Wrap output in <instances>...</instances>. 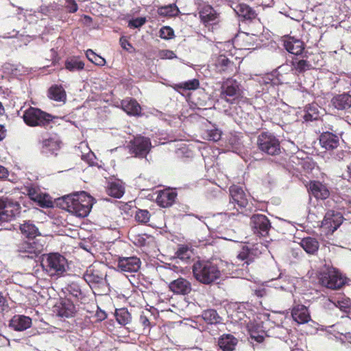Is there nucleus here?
<instances>
[{
  "mask_svg": "<svg viewBox=\"0 0 351 351\" xmlns=\"http://www.w3.org/2000/svg\"><path fill=\"white\" fill-rule=\"evenodd\" d=\"M63 209L80 217H86L93 206V199L86 192L64 196L60 203Z\"/></svg>",
  "mask_w": 351,
  "mask_h": 351,
  "instance_id": "obj_1",
  "label": "nucleus"
},
{
  "mask_svg": "<svg viewBox=\"0 0 351 351\" xmlns=\"http://www.w3.org/2000/svg\"><path fill=\"white\" fill-rule=\"evenodd\" d=\"M194 278L199 282L210 285L221 276L217 265L209 261H197L192 267Z\"/></svg>",
  "mask_w": 351,
  "mask_h": 351,
  "instance_id": "obj_2",
  "label": "nucleus"
},
{
  "mask_svg": "<svg viewBox=\"0 0 351 351\" xmlns=\"http://www.w3.org/2000/svg\"><path fill=\"white\" fill-rule=\"evenodd\" d=\"M316 276L319 284L328 289H339L346 284V277L337 269L326 264L319 269Z\"/></svg>",
  "mask_w": 351,
  "mask_h": 351,
  "instance_id": "obj_3",
  "label": "nucleus"
},
{
  "mask_svg": "<svg viewBox=\"0 0 351 351\" xmlns=\"http://www.w3.org/2000/svg\"><path fill=\"white\" fill-rule=\"evenodd\" d=\"M42 267L51 277L62 276L66 271L67 260L58 252H52L43 256Z\"/></svg>",
  "mask_w": 351,
  "mask_h": 351,
  "instance_id": "obj_4",
  "label": "nucleus"
},
{
  "mask_svg": "<svg viewBox=\"0 0 351 351\" xmlns=\"http://www.w3.org/2000/svg\"><path fill=\"white\" fill-rule=\"evenodd\" d=\"M230 200L227 205V215H236L242 213L248 204L247 195L243 189L233 184L229 188Z\"/></svg>",
  "mask_w": 351,
  "mask_h": 351,
  "instance_id": "obj_5",
  "label": "nucleus"
},
{
  "mask_svg": "<svg viewBox=\"0 0 351 351\" xmlns=\"http://www.w3.org/2000/svg\"><path fill=\"white\" fill-rule=\"evenodd\" d=\"M258 149L269 156H278L281 153V146L279 139L272 133L263 132L256 140Z\"/></svg>",
  "mask_w": 351,
  "mask_h": 351,
  "instance_id": "obj_6",
  "label": "nucleus"
},
{
  "mask_svg": "<svg viewBox=\"0 0 351 351\" xmlns=\"http://www.w3.org/2000/svg\"><path fill=\"white\" fill-rule=\"evenodd\" d=\"M53 117L38 108L29 107L24 111L23 119L30 127H47L53 120Z\"/></svg>",
  "mask_w": 351,
  "mask_h": 351,
  "instance_id": "obj_7",
  "label": "nucleus"
},
{
  "mask_svg": "<svg viewBox=\"0 0 351 351\" xmlns=\"http://www.w3.org/2000/svg\"><path fill=\"white\" fill-rule=\"evenodd\" d=\"M21 205L16 200L8 196L0 197V224L15 219L21 213Z\"/></svg>",
  "mask_w": 351,
  "mask_h": 351,
  "instance_id": "obj_8",
  "label": "nucleus"
},
{
  "mask_svg": "<svg viewBox=\"0 0 351 351\" xmlns=\"http://www.w3.org/2000/svg\"><path fill=\"white\" fill-rule=\"evenodd\" d=\"M242 93L240 84L234 79L227 78L220 88L219 97L230 104H236Z\"/></svg>",
  "mask_w": 351,
  "mask_h": 351,
  "instance_id": "obj_9",
  "label": "nucleus"
},
{
  "mask_svg": "<svg viewBox=\"0 0 351 351\" xmlns=\"http://www.w3.org/2000/svg\"><path fill=\"white\" fill-rule=\"evenodd\" d=\"M43 250V245L39 239L32 238L21 240L16 244V252L24 257L34 258Z\"/></svg>",
  "mask_w": 351,
  "mask_h": 351,
  "instance_id": "obj_10",
  "label": "nucleus"
},
{
  "mask_svg": "<svg viewBox=\"0 0 351 351\" xmlns=\"http://www.w3.org/2000/svg\"><path fill=\"white\" fill-rule=\"evenodd\" d=\"M128 147L136 157L145 158L151 150L152 143L149 138L138 135L130 141Z\"/></svg>",
  "mask_w": 351,
  "mask_h": 351,
  "instance_id": "obj_11",
  "label": "nucleus"
},
{
  "mask_svg": "<svg viewBox=\"0 0 351 351\" xmlns=\"http://www.w3.org/2000/svg\"><path fill=\"white\" fill-rule=\"evenodd\" d=\"M343 215L334 210L328 211L322 221L321 228L326 234H332L342 223Z\"/></svg>",
  "mask_w": 351,
  "mask_h": 351,
  "instance_id": "obj_12",
  "label": "nucleus"
},
{
  "mask_svg": "<svg viewBox=\"0 0 351 351\" xmlns=\"http://www.w3.org/2000/svg\"><path fill=\"white\" fill-rule=\"evenodd\" d=\"M339 138L337 136L330 133L325 132L319 136V141H314L312 143L311 154H317L319 152L318 146H321L326 150H332L339 146Z\"/></svg>",
  "mask_w": 351,
  "mask_h": 351,
  "instance_id": "obj_13",
  "label": "nucleus"
},
{
  "mask_svg": "<svg viewBox=\"0 0 351 351\" xmlns=\"http://www.w3.org/2000/svg\"><path fill=\"white\" fill-rule=\"evenodd\" d=\"M24 193L26 194L29 198L36 202L41 207H50L52 205V202L47 199V195L43 194L38 187H36L32 184L25 185L23 187Z\"/></svg>",
  "mask_w": 351,
  "mask_h": 351,
  "instance_id": "obj_14",
  "label": "nucleus"
},
{
  "mask_svg": "<svg viewBox=\"0 0 351 351\" xmlns=\"http://www.w3.org/2000/svg\"><path fill=\"white\" fill-rule=\"evenodd\" d=\"M250 223L254 232L262 237L267 236L271 228L268 218L261 214L252 215L250 218Z\"/></svg>",
  "mask_w": 351,
  "mask_h": 351,
  "instance_id": "obj_15",
  "label": "nucleus"
},
{
  "mask_svg": "<svg viewBox=\"0 0 351 351\" xmlns=\"http://www.w3.org/2000/svg\"><path fill=\"white\" fill-rule=\"evenodd\" d=\"M141 265V259L135 256H119L117 258V268L123 272H136L139 270Z\"/></svg>",
  "mask_w": 351,
  "mask_h": 351,
  "instance_id": "obj_16",
  "label": "nucleus"
},
{
  "mask_svg": "<svg viewBox=\"0 0 351 351\" xmlns=\"http://www.w3.org/2000/svg\"><path fill=\"white\" fill-rule=\"evenodd\" d=\"M282 41L285 49L297 56L301 55L304 49V43L302 40L289 35L282 36Z\"/></svg>",
  "mask_w": 351,
  "mask_h": 351,
  "instance_id": "obj_17",
  "label": "nucleus"
},
{
  "mask_svg": "<svg viewBox=\"0 0 351 351\" xmlns=\"http://www.w3.org/2000/svg\"><path fill=\"white\" fill-rule=\"evenodd\" d=\"M169 288L175 294L182 295H188L192 291L191 282L182 277H180L171 282L169 285Z\"/></svg>",
  "mask_w": 351,
  "mask_h": 351,
  "instance_id": "obj_18",
  "label": "nucleus"
},
{
  "mask_svg": "<svg viewBox=\"0 0 351 351\" xmlns=\"http://www.w3.org/2000/svg\"><path fill=\"white\" fill-rule=\"evenodd\" d=\"M83 278L91 288L99 287L104 282V275L94 267H88Z\"/></svg>",
  "mask_w": 351,
  "mask_h": 351,
  "instance_id": "obj_19",
  "label": "nucleus"
},
{
  "mask_svg": "<svg viewBox=\"0 0 351 351\" xmlns=\"http://www.w3.org/2000/svg\"><path fill=\"white\" fill-rule=\"evenodd\" d=\"M121 108L128 115L139 117L141 115V106L138 102L132 97H126L120 102Z\"/></svg>",
  "mask_w": 351,
  "mask_h": 351,
  "instance_id": "obj_20",
  "label": "nucleus"
},
{
  "mask_svg": "<svg viewBox=\"0 0 351 351\" xmlns=\"http://www.w3.org/2000/svg\"><path fill=\"white\" fill-rule=\"evenodd\" d=\"M177 195V193L171 189L160 190L158 192L156 202L159 206L168 208L173 204Z\"/></svg>",
  "mask_w": 351,
  "mask_h": 351,
  "instance_id": "obj_21",
  "label": "nucleus"
},
{
  "mask_svg": "<svg viewBox=\"0 0 351 351\" xmlns=\"http://www.w3.org/2000/svg\"><path fill=\"white\" fill-rule=\"evenodd\" d=\"M257 251L254 248H250L247 245H242L237 255V259L242 262L241 265L247 267L257 258Z\"/></svg>",
  "mask_w": 351,
  "mask_h": 351,
  "instance_id": "obj_22",
  "label": "nucleus"
},
{
  "mask_svg": "<svg viewBox=\"0 0 351 351\" xmlns=\"http://www.w3.org/2000/svg\"><path fill=\"white\" fill-rule=\"evenodd\" d=\"M32 319L29 317L15 315L10 322V326L16 331H23L31 327Z\"/></svg>",
  "mask_w": 351,
  "mask_h": 351,
  "instance_id": "obj_23",
  "label": "nucleus"
},
{
  "mask_svg": "<svg viewBox=\"0 0 351 351\" xmlns=\"http://www.w3.org/2000/svg\"><path fill=\"white\" fill-rule=\"evenodd\" d=\"M309 188L312 194L317 199H326L330 195L328 186L319 181H311L309 183Z\"/></svg>",
  "mask_w": 351,
  "mask_h": 351,
  "instance_id": "obj_24",
  "label": "nucleus"
},
{
  "mask_svg": "<svg viewBox=\"0 0 351 351\" xmlns=\"http://www.w3.org/2000/svg\"><path fill=\"white\" fill-rule=\"evenodd\" d=\"M332 106L339 110H343L351 107V95L348 93L339 94L331 100Z\"/></svg>",
  "mask_w": 351,
  "mask_h": 351,
  "instance_id": "obj_25",
  "label": "nucleus"
},
{
  "mask_svg": "<svg viewBox=\"0 0 351 351\" xmlns=\"http://www.w3.org/2000/svg\"><path fill=\"white\" fill-rule=\"evenodd\" d=\"M237 343V339L230 334H224L218 339V346L223 351L234 350Z\"/></svg>",
  "mask_w": 351,
  "mask_h": 351,
  "instance_id": "obj_26",
  "label": "nucleus"
},
{
  "mask_svg": "<svg viewBox=\"0 0 351 351\" xmlns=\"http://www.w3.org/2000/svg\"><path fill=\"white\" fill-rule=\"evenodd\" d=\"M199 18L204 24L214 23L217 18V14L214 8L206 5L202 7L199 12Z\"/></svg>",
  "mask_w": 351,
  "mask_h": 351,
  "instance_id": "obj_27",
  "label": "nucleus"
},
{
  "mask_svg": "<svg viewBox=\"0 0 351 351\" xmlns=\"http://www.w3.org/2000/svg\"><path fill=\"white\" fill-rule=\"evenodd\" d=\"M48 97L56 101L65 102L66 100V93L62 85L53 84L47 91Z\"/></svg>",
  "mask_w": 351,
  "mask_h": 351,
  "instance_id": "obj_28",
  "label": "nucleus"
},
{
  "mask_svg": "<svg viewBox=\"0 0 351 351\" xmlns=\"http://www.w3.org/2000/svg\"><path fill=\"white\" fill-rule=\"evenodd\" d=\"M58 315L62 317H73L75 313V307L69 300L62 301L57 309Z\"/></svg>",
  "mask_w": 351,
  "mask_h": 351,
  "instance_id": "obj_29",
  "label": "nucleus"
},
{
  "mask_svg": "<svg viewBox=\"0 0 351 351\" xmlns=\"http://www.w3.org/2000/svg\"><path fill=\"white\" fill-rule=\"evenodd\" d=\"M291 316L293 320L299 324L307 323V307L300 304L293 306Z\"/></svg>",
  "mask_w": 351,
  "mask_h": 351,
  "instance_id": "obj_30",
  "label": "nucleus"
},
{
  "mask_svg": "<svg viewBox=\"0 0 351 351\" xmlns=\"http://www.w3.org/2000/svg\"><path fill=\"white\" fill-rule=\"evenodd\" d=\"M235 11L238 15L243 19L252 21L257 17L256 11L245 3H239L236 6Z\"/></svg>",
  "mask_w": 351,
  "mask_h": 351,
  "instance_id": "obj_31",
  "label": "nucleus"
},
{
  "mask_svg": "<svg viewBox=\"0 0 351 351\" xmlns=\"http://www.w3.org/2000/svg\"><path fill=\"white\" fill-rule=\"evenodd\" d=\"M153 315L151 311H143L138 318V322L142 327L143 332H149L150 329L155 326V324L152 322Z\"/></svg>",
  "mask_w": 351,
  "mask_h": 351,
  "instance_id": "obj_32",
  "label": "nucleus"
},
{
  "mask_svg": "<svg viewBox=\"0 0 351 351\" xmlns=\"http://www.w3.org/2000/svg\"><path fill=\"white\" fill-rule=\"evenodd\" d=\"M84 62L76 56L69 57L64 62L65 69L70 72L82 71L84 69Z\"/></svg>",
  "mask_w": 351,
  "mask_h": 351,
  "instance_id": "obj_33",
  "label": "nucleus"
},
{
  "mask_svg": "<svg viewBox=\"0 0 351 351\" xmlns=\"http://www.w3.org/2000/svg\"><path fill=\"white\" fill-rule=\"evenodd\" d=\"M20 230L21 233L25 235L27 239H36V236L40 235L38 228L29 221L25 222L20 226Z\"/></svg>",
  "mask_w": 351,
  "mask_h": 351,
  "instance_id": "obj_34",
  "label": "nucleus"
},
{
  "mask_svg": "<svg viewBox=\"0 0 351 351\" xmlns=\"http://www.w3.org/2000/svg\"><path fill=\"white\" fill-rule=\"evenodd\" d=\"M215 66L221 72L232 70L234 62L225 55H219L215 60Z\"/></svg>",
  "mask_w": 351,
  "mask_h": 351,
  "instance_id": "obj_35",
  "label": "nucleus"
},
{
  "mask_svg": "<svg viewBox=\"0 0 351 351\" xmlns=\"http://www.w3.org/2000/svg\"><path fill=\"white\" fill-rule=\"evenodd\" d=\"M202 317L207 324L211 326L220 323L221 319L217 311L214 309H207L204 311Z\"/></svg>",
  "mask_w": 351,
  "mask_h": 351,
  "instance_id": "obj_36",
  "label": "nucleus"
},
{
  "mask_svg": "<svg viewBox=\"0 0 351 351\" xmlns=\"http://www.w3.org/2000/svg\"><path fill=\"white\" fill-rule=\"evenodd\" d=\"M179 13L180 10L175 3L161 6L158 9V14L160 16L164 17H175L177 16Z\"/></svg>",
  "mask_w": 351,
  "mask_h": 351,
  "instance_id": "obj_37",
  "label": "nucleus"
},
{
  "mask_svg": "<svg viewBox=\"0 0 351 351\" xmlns=\"http://www.w3.org/2000/svg\"><path fill=\"white\" fill-rule=\"evenodd\" d=\"M249 333L252 339L258 343H262L265 339V331L258 324L249 326Z\"/></svg>",
  "mask_w": 351,
  "mask_h": 351,
  "instance_id": "obj_38",
  "label": "nucleus"
},
{
  "mask_svg": "<svg viewBox=\"0 0 351 351\" xmlns=\"http://www.w3.org/2000/svg\"><path fill=\"white\" fill-rule=\"evenodd\" d=\"M42 147L45 152L54 153L60 148V141L53 138L44 139L42 141Z\"/></svg>",
  "mask_w": 351,
  "mask_h": 351,
  "instance_id": "obj_39",
  "label": "nucleus"
},
{
  "mask_svg": "<svg viewBox=\"0 0 351 351\" xmlns=\"http://www.w3.org/2000/svg\"><path fill=\"white\" fill-rule=\"evenodd\" d=\"M115 317L117 322L123 326H125L131 321L132 317L128 309L121 308L115 311Z\"/></svg>",
  "mask_w": 351,
  "mask_h": 351,
  "instance_id": "obj_40",
  "label": "nucleus"
},
{
  "mask_svg": "<svg viewBox=\"0 0 351 351\" xmlns=\"http://www.w3.org/2000/svg\"><path fill=\"white\" fill-rule=\"evenodd\" d=\"M107 193L112 197L120 198L124 193V187L122 184L113 182L110 183L107 189Z\"/></svg>",
  "mask_w": 351,
  "mask_h": 351,
  "instance_id": "obj_41",
  "label": "nucleus"
},
{
  "mask_svg": "<svg viewBox=\"0 0 351 351\" xmlns=\"http://www.w3.org/2000/svg\"><path fill=\"white\" fill-rule=\"evenodd\" d=\"M199 82L197 79H193L186 82H181L179 84H176L174 86V89L178 90L180 89L182 90H194L199 88Z\"/></svg>",
  "mask_w": 351,
  "mask_h": 351,
  "instance_id": "obj_42",
  "label": "nucleus"
},
{
  "mask_svg": "<svg viewBox=\"0 0 351 351\" xmlns=\"http://www.w3.org/2000/svg\"><path fill=\"white\" fill-rule=\"evenodd\" d=\"M152 239V237L146 234L133 235L131 241L138 247L147 246L149 243V241Z\"/></svg>",
  "mask_w": 351,
  "mask_h": 351,
  "instance_id": "obj_43",
  "label": "nucleus"
},
{
  "mask_svg": "<svg viewBox=\"0 0 351 351\" xmlns=\"http://www.w3.org/2000/svg\"><path fill=\"white\" fill-rule=\"evenodd\" d=\"M251 38H252L248 34H244L242 35H238L236 37L234 42L240 49H249L252 45V43L250 41Z\"/></svg>",
  "mask_w": 351,
  "mask_h": 351,
  "instance_id": "obj_44",
  "label": "nucleus"
},
{
  "mask_svg": "<svg viewBox=\"0 0 351 351\" xmlns=\"http://www.w3.org/2000/svg\"><path fill=\"white\" fill-rule=\"evenodd\" d=\"M292 64L293 70L298 75L303 74L307 69V60L300 59L298 57L293 58Z\"/></svg>",
  "mask_w": 351,
  "mask_h": 351,
  "instance_id": "obj_45",
  "label": "nucleus"
},
{
  "mask_svg": "<svg viewBox=\"0 0 351 351\" xmlns=\"http://www.w3.org/2000/svg\"><path fill=\"white\" fill-rule=\"evenodd\" d=\"M86 56L89 61L97 66H104L106 64V60L96 54L92 49H88L86 51Z\"/></svg>",
  "mask_w": 351,
  "mask_h": 351,
  "instance_id": "obj_46",
  "label": "nucleus"
},
{
  "mask_svg": "<svg viewBox=\"0 0 351 351\" xmlns=\"http://www.w3.org/2000/svg\"><path fill=\"white\" fill-rule=\"evenodd\" d=\"M151 217L150 213L147 210L138 209L136 211L135 219L141 223H147L149 222Z\"/></svg>",
  "mask_w": 351,
  "mask_h": 351,
  "instance_id": "obj_47",
  "label": "nucleus"
},
{
  "mask_svg": "<svg viewBox=\"0 0 351 351\" xmlns=\"http://www.w3.org/2000/svg\"><path fill=\"white\" fill-rule=\"evenodd\" d=\"M159 36L164 40L172 39L174 36V31L169 26H163L159 31Z\"/></svg>",
  "mask_w": 351,
  "mask_h": 351,
  "instance_id": "obj_48",
  "label": "nucleus"
},
{
  "mask_svg": "<svg viewBox=\"0 0 351 351\" xmlns=\"http://www.w3.org/2000/svg\"><path fill=\"white\" fill-rule=\"evenodd\" d=\"M221 132L218 129H212L206 131V139L217 142L221 139Z\"/></svg>",
  "mask_w": 351,
  "mask_h": 351,
  "instance_id": "obj_49",
  "label": "nucleus"
},
{
  "mask_svg": "<svg viewBox=\"0 0 351 351\" xmlns=\"http://www.w3.org/2000/svg\"><path fill=\"white\" fill-rule=\"evenodd\" d=\"M82 160L88 164L89 166L93 167L97 165V162H96V156L92 152H89L86 154H82Z\"/></svg>",
  "mask_w": 351,
  "mask_h": 351,
  "instance_id": "obj_50",
  "label": "nucleus"
},
{
  "mask_svg": "<svg viewBox=\"0 0 351 351\" xmlns=\"http://www.w3.org/2000/svg\"><path fill=\"white\" fill-rule=\"evenodd\" d=\"M119 43L121 47L129 53H132L135 51V49L125 36H121L120 38Z\"/></svg>",
  "mask_w": 351,
  "mask_h": 351,
  "instance_id": "obj_51",
  "label": "nucleus"
},
{
  "mask_svg": "<svg viewBox=\"0 0 351 351\" xmlns=\"http://www.w3.org/2000/svg\"><path fill=\"white\" fill-rule=\"evenodd\" d=\"M146 22L145 17H138L130 20L129 21L128 26L130 27L138 28L143 26Z\"/></svg>",
  "mask_w": 351,
  "mask_h": 351,
  "instance_id": "obj_52",
  "label": "nucleus"
},
{
  "mask_svg": "<svg viewBox=\"0 0 351 351\" xmlns=\"http://www.w3.org/2000/svg\"><path fill=\"white\" fill-rule=\"evenodd\" d=\"M67 290L70 294L76 298H80L82 295V291L79 286L76 284H72L69 285L67 288Z\"/></svg>",
  "mask_w": 351,
  "mask_h": 351,
  "instance_id": "obj_53",
  "label": "nucleus"
},
{
  "mask_svg": "<svg viewBox=\"0 0 351 351\" xmlns=\"http://www.w3.org/2000/svg\"><path fill=\"white\" fill-rule=\"evenodd\" d=\"M319 249V242L315 239L308 237V254H313Z\"/></svg>",
  "mask_w": 351,
  "mask_h": 351,
  "instance_id": "obj_54",
  "label": "nucleus"
},
{
  "mask_svg": "<svg viewBox=\"0 0 351 351\" xmlns=\"http://www.w3.org/2000/svg\"><path fill=\"white\" fill-rule=\"evenodd\" d=\"M66 8L70 13H75L78 9V5L75 0H66Z\"/></svg>",
  "mask_w": 351,
  "mask_h": 351,
  "instance_id": "obj_55",
  "label": "nucleus"
},
{
  "mask_svg": "<svg viewBox=\"0 0 351 351\" xmlns=\"http://www.w3.org/2000/svg\"><path fill=\"white\" fill-rule=\"evenodd\" d=\"M95 317H96L97 321L101 322L106 319L107 314L104 311H103L101 308H99V307H97V310L95 313Z\"/></svg>",
  "mask_w": 351,
  "mask_h": 351,
  "instance_id": "obj_56",
  "label": "nucleus"
},
{
  "mask_svg": "<svg viewBox=\"0 0 351 351\" xmlns=\"http://www.w3.org/2000/svg\"><path fill=\"white\" fill-rule=\"evenodd\" d=\"M9 176L8 169L2 165H0V180L6 179Z\"/></svg>",
  "mask_w": 351,
  "mask_h": 351,
  "instance_id": "obj_57",
  "label": "nucleus"
},
{
  "mask_svg": "<svg viewBox=\"0 0 351 351\" xmlns=\"http://www.w3.org/2000/svg\"><path fill=\"white\" fill-rule=\"evenodd\" d=\"M343 178L348 180H351V162L347 165L346 174L343 175Z\"/></svg>",
  "mask_w": 351,
  "mask_h": 351,
  "instance_id": "obj_58",
  "label": "nucleus"
},
{
  "mask_svg": "<svg viewBox=\"0 0 351 351\" xmlns=\"http://www.w3.org/2000/svg\"><path fill=\"white\" fill-rule=\"evenodd\" d=\"M6 136V130L2 125H0V141L3 140Z\"/></svg>",
  "mask_w": 351,
  "mask_h": 351,
  "instance_id": "obj_59",
  "label": "nucleus"
},
{
  "mask_svg": "<svg viewBox=\"0 0 351 351\" xmlns=\"http://www.w3.org/2000/svg\"><path fill=\"white\" fill-rule=\"evenodd\" d=\"M7 305V301L5 298L0 293V307H4Z\"/></svg>",
  "mask_w": 351,
  "mask_h": 351,
  "instance_id": "obj_60",
  "label": "nucleus"
},
{
  "mask_svg": "<svg viewBox=\"0 0 351 351\" xmlns=\"http://www.w3.org/2000/svg\"><path fill=\"white\" fill-rule=\"evenodd\" d=\"M301 246L304 250L307 252V238H303L301 241Z\"/></svg>",
  "mask_w": 351,
  "mask_h": 351,
  "instance_id": "obj_61",
  "label": "nucleus"
},
{
  "mask_svg": "<svg viewBox=\"0 0 351 351\" xmlns=\"http://www.w3.org/2000/svg\"><path fill=\"white\" fill-rule=\"evenodd\" d=\"M188 250L187 247H180L178 249L177 252V254L178 256H182L185 252H186Z\"/></svg>",
  "mask_w": 351,
  "mask_h": 351,
  "instance_id": "obj_62",
  "label": "nucleus"
},
{
  "mask_svg": "<svg viewBox=\"0 0 351 351\" xmlns=\"http://www.w3.org/2000/svg\"><path fill=\"white\" fill-rule=\"evenodd\" d=\"M265 292L264 290H257L255 292V294L258 296V297H262L263 295V293Z\"/></svg>",
  "mask_w": 351,
  "mask_h": 351,
  "instance_id": "obj_63",
  "label": "nucleus"
},
{
  "mask_svg": "<svg viewBox=\"0 0 351 351\" xmlns=\"http://www.w3.org/2000/svg\"><path fill=\"white\" fill-rule=\"evenodd\" d=\"M5 111L4 107L2 104V103L0 101V115L3 114Z\"/></svg>",
  "mask_w": 351,
  "mask_h": 351,
  "instance_id": "obj_64",
  "label": "nucleus"
}]
</instances>
